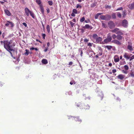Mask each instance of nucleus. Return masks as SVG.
Listing matches in <instances>:
<instances>
[{"instance_id": "1", "label": "nucleus", "mask_w": 134, "mask_h": 134, "mask_svg": "<svg viewBox=\"0 0 134 134\" xmlns=\"http://www.w3.org/2000/svg\"><path fill=\"white\" fill-rule=\"evenodd\" d=\"M13 39L10 41L7 40L3 42L4 47V48L8 51L11 54V56H13V53L12 52H14L15 51L16 53L17 51L11 48L15 46V44L13 42Z\"/></svg>"}, {"instance_id": "2", "label": "nucleus", "mask_w": 134, "mask_h": 134, "mask_svg": "<svg viewBox=\"0 0 134 134\" xmlns=\"http://www.w3.org/2000/svg\"><path fill=\"white\" fill-rule=\"evenodd\" d=\"M112 40V37L110 36V34L109 33L107 35V38L104 40L103 44L107 43L109 42H111Z\"/></svg>"}, {"instance_id": "3", "label": "nucleus", "mask_w": 134, "mask_h": 134, "mask_svg": "<svg viewBox=\"0 0 134 134\" xmlns=\"http://www.w3.org/2000/svg\"><path fill=\"white\" fill-rule=\"evenodd\" d=\"M100 18L102 20L108 21L110 19L111 16L109 14H107L105 15H101L100 16Z\"/></svg>"}, {"instance_id": "4", "label": "nucleus", "mask_w": 134, "mask_h": 134, "mask_svg": "<svg viewBox=\"0 0 134 134\" xmlns=\"http://www.w3.org/2000/svg\"><path fill=\"white\" fill-rule=\"evenodd\" d=\"M108 26L111 29L114 28L115 26V24L111 21H109Z\"/></svg>"}, {"instance_id": "5", "label": "nucleus", "mask_w": 134, "mask_h": 134, "mask_svg": "<svg viewBox=\"0 0 134 134\" xmlns=\"http://www.w3.org/2000/svg\"><path fill=\"white\" fill-rule=\"evenodd\" d=\"M73 118L74 119L75 121L76 122H80V123L82 122V120L79 117H72V116H70L69 118L68 119H73Z\"/></svg>"}, {"instance_id": "6", "label": "nucleus", "mask_w": 134, "mask_h": 134, "mask_svg": "<svg viewBox=\"0 0 134 134\" xmlns=\"http://www.w3.org/2000/svg\"><path fill=\"white\" fill-rule=\"evenodd\" d=\"M10 25L11 27L13 28L14 26V24L12 21H6V23L5 24V26L6 27H8Z\"/></svg>"}, {"instance_id": "7", "label": "nucleus", "mask_w": 134, "mask_h": 134, "mask_svg": "<svg viewBox=\"0 0 134 134\" xmlns=\"http://www.w3.org/2000/svg\"><path fill=\"white\" fill-rule=\"evenodd\" d=\"M128 22L125 19L123 20L122 21V26L124 27H127Z\"/></svg>"}, {"instance_id": "8", "label": "nucleus", "mask_w": 134, "mask_h": 134, "mask_svg": "<svg viewBox=\"0 0 134 134\" xmlns=\"http://www.w3.org/2000/svg\"><path fill=\"white\" fill-rule=\"evenodd\" d=\"M111 42L117 45H121V43L118 40L115 39L112 40Z\"/></svg>"}, {"instance_id": "9", "label": "nucleus", "mask_w": 134, "mask_h": 134, "mask_svg": "<svg viewBox=\"0 0 134 134\" xmlns=\"http://www.w3.org/2000/svg\"><path fill=\"white\" fill-rule=\"evenodd\" d=\"M90 108V106L88 104H85L82 105L81 108H81L82 109H85V110H88Z\"/></svg>"}, {"instance_id": "10", "label": "nucleus", "mask_w": 134, "mask_h": 134, "mask_svg": "<svg viewBox=\"0 0 134 134\" xmlns=\"http://www.w3.org/2000/svg\"><path fill=\"white\" fill-rule=\"evenodd\" d=\"M25 10L26 15L28 16H29V13H30V12L31 11H30L27 8H25Z\"/></svg>"}, {"instance_id": "11", "label": "nucleus", "mask_w": 134, "mask_h": 134, "mask_svg": "<svg viewBox=\"0 0 134 134\" xmlns=\"http://www.w3.org/2000/svg\"><path fill=\"white\" fill-rule=\"evenodd\" d=\"M125 76L123 75L120 74L117 76V78L120 80H122L124 79Z\"/></svg>"}, {"instance_id": "12", "label": "nucleus", "mask_w": 134, "mask_h": 134, "mask_svg": "<svg viewBox=\"0 0 134 134\" xmlns=\"http://www.w3.org/2000/svg\"><path fill=\"white\" fill-rule=\"evenodd\" d=\"M96 40V43H98L101 41L102 40V38L101 37H98Z\"/></svg>"}, {"instance_id": "13", "label": "nucleus", "mask_w": 134, "mask_h": 134, "mask_svg": "<svg viewBox=\"0 0 134 134\" xmlns=\"http://www.w3.org/2000/svg\"><path fill=\"white\" fill-rule=\"evenodd\" d=\"M119 57L118 55H115L114 57V61L116 63L119 62Z\"/></svg>"}, {"instance_id": "14", "label": "nucleus", "mask_w": 134, "mask_h": 134, "mask_svg": "<svg viewBox=\"0 0 134 134\" xmlns=\"http://www.w3.org/2000/svg\"><path fill=\"white\" fill-rule=\"evenodd\" d=\"M5 13L8 16H10L11 15L10 12L8 10L5 9L4 10Z\"/></svg>"}, {"instance_id": "15", "label": "nucleus", "mask_w": 134, "mask_h": 134, "mask_svg": "<svg viewBox=\"0 0 134 134\" xmlns=\"http://www.w3.org/2000/svg\"><path fill=\"white\" fill-rule=\"evenodd\" d=\"M124 57L127 59H128L130 58V57L127 53H125L124 55Z\"/></svg>"}, {"instance_id": "16", "label": "nucleus", "mask_w": 134, "mask_h": 134, "mask_svg": "<svg viewBox=\"0 0 134 134\" xmlns=\"http://www.w3.org/2000/svg\"><path fill=\"white\" fill-rule=\"evenodd\" d=\"M102 49H99L98 52H97V54L99 56H101L102 54Z\"/></svg>"}, {"instance_id": "17", "label": "nucleus", "mask_w": 134, "mask_h": 134, "mask_svg": "<svg viewBox=\"0 0 134 134\" xmlns=\"http://www.w3.org/2000/svg\"><path fill=\"white\" fill-rule=\"evenodd\" d=\"M119 30V28H116L112 30L111 31L113 33H115L116 34L117 33V32Z\"/></svg>"}, {"instance_id": "18", "label": "nucleus", "mask_w": 134, "mask_h": 134, "mask_svg": "<svg viewBox=\"0 0 134 134\" xmlns=\"http://www.w3.org/2000/svg\"><path fill=\"white\" fill-rule=\"evenodd\" d=\"M83 28L85 29L90 28L91 29H92V27L91 26H90L88 24H86L85 26L83 27Z\"/></svg>"}, {"instance_id": "19", "label": "nucleus", "mask_w": 134, "mask_h": 134, "mask_svg": "<svg viewBox=\"0 0 134 134\" xmlns=\"http://www.w3.org/2000/svg\"><path fill=\"white\" fill-rule=\"evenodd\" d=\"M39 6L41 12L42 14H43L44 13V9L42 5H40Z\"/></svg>"}, {"instance_id": "20", "label": "nucleus", "mask_w": 134, "mask_h": 134, "mask_svg": "<svg viewBox=\"0 0 134 134\" xmlns=\"http://www.w3.org/2000/svg\"><path fill=\"white\" fill-rule=\"evenodd\" d=\"M117 36V39L119 41L121 40L123 38L122 36L120 35H118Z\"/></svg>"}, {"instance_id": "21", "label": "nucleus", "mask_w": 134, "mask_h": 134, "mask_svg": "<svg viewBox=\"0 0 134 134\" xmlns=\"http://www.w3.org/2000/svg\"><path fill=\"white\" fill-rule=\"evenodd\" d=\"M127 49L130 51H132L133 50L131 44H129L128 45Z\"/></svg>"}, {"instance_id": "22", "label": "nucleus", "mask_w": 134, "mask_h": 134, "mask_svg": "<svg viewBox=\"0 0 134 134\" xmlns=\"http://www.w3.org/2000/svg\"><path fill=\"white\" fill-rule=\"evenodd\" d=\"M42 62L43 64H46L48 63V62L47 59H43L42 60Z\"/></svg>"}, {"instance_id": "23", "label": "nucleus", "mask_w": 134, "mask_h": 134, "mask_svg": "<svg viewBox=\"0 0 134 134\" xmlns=\"http://www.w3.org/2000/svg\"><path fill=\"white\" fill-rule=\"evenodd\" d=\"M129 8L130 9H132L134 8V2L131 5H129Z\"/></svg>"}, {"instance_id": "24", "label": "nucleus", "mask_w": 134, "mask_h": 134, "mask_svg": "<svg viewBox=\"0 0 134 134\" xmlns=\"http://www.w3.org/2000/svg\"><path fill=\"white\" fill-rule=\"evenodd\" d=\"M76 105L78 107H81V106H82V105L81 103L79 102V103H76Z\"/></svg>"}, {"instance_id": "25", "label": "nucleus", "mask_w": 134, "mask_h": 134, "mask_svg": "<svg viewBox=\"0 0 134 134\" xmlns=\"http://www.w3.org/2000/svg\"><path fill=\"white\" fill-rule=\"evenodd\" d=\"M103 14V13H97L95 15V19H97L98 18V16L102 14Z\"/></svg>"}, {"instance_id": "26", "label": "nucleus", "mask_w": 134, "mask_h": 134, "mask_svg": "<svg viewBox=\"0 0 134 134\" xmlns=\"http://www.w3.org/2000/svg\"><path fill=\"white\" fill-rule=\"evenodd\" d=\"M92 37L93 39H96L98 37V36L96 34H93L92 35Z\"/></svg>"}, {"instance_id": "27", "label": "nucleus", "mask_w": 134, "mask_h": 134, "mask_svg": "<svg viewBox=\"0 0 134 134\" xmlns=\"http://www.w3.org/2000/svg\"><path fill=\"white\" fill-rule=\"evenodd\" d=\"M97 4V3L94 2L92 3L91 5V7L92 8H93L95 7Z\"/></svg>"}, {"instance_id": "28", "label": "nucleus", "mask_w": 134, "mask_h": 134, "mask_svg": "<svg viewBox=\"0 0 134 134\" xmlns=\"http://www.w3.org/2000/svg\"><path fill=\"white\" fill-rule=\"evenodd\" d=\"M46 29L48 33H49L50 32V27L49 25H47V26Z\"/></svg>"}, {"instance_id": "29", "label": "nucleus", "mask_w": 134, "mask_h": 134, "mask_svg": "<svg viewBox=\"0 0 134 134\" xmlns=\"http://www.w3.org/2000/svg\"><path fill=\"white\" fill-rule=\"evenodd\" d=\"M26 52L24 54L26 55H27L30 53L29 50L27 49L25 50Z\"/></svg>"}, {"instance_id": "30", "label": "nucleus", "mask_w": 134, "mask_h": 134, "mask_svg": "<svg viewBox=\"0 0 134 134\" xmlns=\"http://www.w3.org/2000/svg\"><path fill=\"white\" fill-rule=\"evenodd\" d=\"M130 75L129 77L131 76L132 77H134V72L131 71L130 73Z\"/></svg>"}, {"instance_id": "31", "label": "nucleus", "mask_w": 134, "mask_h": 134, "mask_svg": "<svg viewBox=\"0 0 134 134\" xmlns=\"http://www.w3.org/2000/svg\"><path fill=\"white\" fill-rule=\"evenodd\" d=\"M117 35H116L115 34H113L112 35L111 37H112V38H113V40H115L116 38H117Z\"/></svg>"}, {"instance_id": "32", "label": "nucleus", "mask_w": 134, "mask_h": 134, "mask_svg": "<svg viewBox=\"0 0 134 134\" xmlns=\"http://www.w3.org/2000/svg\"><path fill=\"white\" fill-rule=\"evenodd\" d=\"M36 2L37 4L39 5V6L40 5H42L41 4V2L40 0H36Z\"/></svg>"}, {"instance_id": "33", "label": "nucleus", "mask_w": 134, "mask_h": 134, "mask_svg": "<svg viewBox=\"0 0 134 134\" xmlns=\"http://www.w3.org/2000/svg\"><path fill=\"white\" fill-rule=\"evenodd\" d=\"M105 48H107L108 50H110L112 48V46H106Z\"/></svg>"}, {"instance_id": "34", "label": "nucleus", "mask_w": 134, "mask_h": 134, "mask_svg": "<svg viewBox=\"0 0 134 134\" xmlns=\"http://www.w3.org/2000/svg\"><path fill=\"white\" fill-rule=\"evenodd\" d=\"M30 15H31V16L33 18H35V15H34V14L33 13V12H32L31 11L30 12Z\"/></svg>"}, {"instance_id": "35", "label": "nucleus", "mask_w": 134, "mask_h": 134, "mask_svg": "<svg viewBox=\"0 0 134 134\" xmlns=\"http://www.w3.org/2000/svg\"><path fill=\"white\" fill-rule=\"evenodd\" d=\"M116 34H120V35H123V33L121 32V31H120L119 30L118 31L117 33H116Z\"/></svg>"}, {"instance_id": "36", "label": "nucleus", "mask_w": 134, "mask_h": 134, "mask_svg": "<svg viewBox=\"0 0 134 134\" xmlns=\"http://www.w3.org/2000/svg\"><path fill=\"white\" fill-rule=\"evenodd\" d=\"M48 4L50 5H52L53 4V3L52 1H48Z\"/></svg>"}, {"instance_id": "37", "label": "nucleus", "mask_w": 134, "mask_h": 134, "mask_svg": "<svg viewBox=\"0 0 134 134\" xmlns=\"http://www.w3.org/2000/svg\"><path fill=\"white\" fill-rule=\"evenodd\" d=\"M112 16L113 18L114 19H116V17L115 13H113L112 14Z\"/></svg>"}, {"instance_id": "38", "label": "nucleus", "mask_w": 134, "mask_h": 134, "mask_svg": "<svg viewBox=\"0 0 134 134\" xmlns=\"http://www.w3.org/2000/svg\"><path fill=\"white\" fill-rule=\"evenodd\" d=\"M126 15V11L125 10L123 11L122 14L123 17H125Z\"/></svg>"}, {"instance_id": "39", "label": "nucleus", "mask_w": 134, "mask_h": 134, "mask_svg": "<svg viewBox=\"0 0 134 134\" xmlns=\"http://www.w3.org/2000/svg\"><path fill=\"white\" fill-rule=\"evenodd\" d=\"M124 67L125 69L126 70H127L129 69V67H128V66L127 65H125L124 66Z\"/></svg>"}, {"instance_id": "40", "label": "nucleus", "mask_w": 134, "mask_h": 134, "mask_svg": "<svg viewBox=\"0 0 134 134\" xmlns=\"http://www.w3.org/2000/svg\"><path fill=\"white\" fill-rule=\"evenodd\" d=\"M102 27L104 28H106L107 26L106 25V24L104 23H102Z\"/></svg>"}, {"instance_id": "41", "label": "nucleus", "mask_w": 134, "mask_h": 134, "mask_svg": "<svg viewBox=\"0 0 134 134\" xmlns=\"http://www.w3.org/2000/svg\"><path fill=\"white\" fill-rule=\"evenodd\" d=\"M81 8H82V7L81 5H80V4H79L77 5V6H76V8H79L81 9Z\"/></svg>"}, {"instance_id": "42", "label": "nucleus", "mask_w": 134, "mask_h": 134, "mask_svg": "<svg viewBox=\"0 0 134 134\" xmlns=\"http://www.w3.org/2000/svg\"><path fill=\"white\" fill-rule=\"evenodd\" d=\"M79 52H81V57H82V56L83 53L82 51V50H81V49L80 48V49H79Z\"/></svg>"}, {"instance_id": "43", "label": "nucleus", "mask_w": 134, "mask_h": 134, "mask_svg": "<svg viewBox=\"0 0 134 134\" xmlns=\"http://www.w3.org/2000/svg\"><path fill=\"white\" fill-rule=\"evenodd\" d=\"M85 20V18L84 17H83L82 18H81L80 20V21L81 22H83Z\"/></svg>"}, {"instance_id": "44", "label": "nucleus", "mask_w": 134, "mask_h": 134, "mask_svg": "<svg viewBox=\"0 0 134 134\" xmlns=\"http://www.w3.org/2000/svg\"><path fill=\"white\" fill-rule=\"evenodd\" d=\"M117 15L118 17H119L120 18H121V14H120V13L119 12H118L117 13Z\"/></svg>"}, {"instance_id": "45", "label": "nucleus", "mask_w": 134, "mask_h": 134, "mask_svg": "<svg viewBox=\"0 0 134 134\" xmlns=\"http://www.w3.org/2000/svg\"><path fill=\"white\" fill-rule=\"evenodd\" d=\"M72 12L73 13H74L75 14L77 13V10L75 9H74L73 10Z\"/></svg>"}, {"instance_id": "46", "label": "nucleus", "mask_w": 134, "mask_h": 134, "mask_svg": "<svg viewBox=\"0 0 134 134\" xmlns=\"http://www.w3.org/2000/svg\"><path fill=\"white\" fill-rule=\"evenodd\" d=\"M75 81L74 80H72L70 82V84L71 85H72L73 84H75Z\"/></svg>"}, {"instance_id": "47", "label": "nucleus", "mask_w": 134, "mask_h": 134, "mask_svg": "<svg viewBox=\"0 0 134 134\" xmlns=\"http://www.w3.org/2000/svg\"><path fill=\"white\" fill-rule=\"evenodd\" d=\"M122 71L123 73L125 74H127L128 73V71H127L122 70Z\"/></svg>"}, {"instance_id": "48", "label": "nucleus", "mask_w": 134, "mask_h": 134, "mask_svg": "<svg viewBox=\"0 0 134 134\" xmlns=\"http://www.w3.org/2000/svg\"><path fill=\"white\" fill-rule=\"evenodd\" d=\"M123 10V8L122 7H120L116 10V11L119 10Z\"/></svg>"}, {"instance_id": "49", "label": "nucleus", "mask_w": 134, "mask_h": 134, "mask_svg": "<svg viewBox=\"0 0 134 134\" xmlns=\"http://www.w3.org/2000/svg\"><path fill=\"white\" fill-rule=\"evenodd\" d=\"M42 36L43 37V38L44 39H45V37L46 36V35L45 34H43L42 35Z\"/></svg>"}, {"instance_id": "50", "label": "nucleus", "mask_w": 134, "mask_h": 134, "mask_svg": "<svg viewBox=\"0 0 134 134\" xmlns=\"http://www.w3.org/2000/svg\"><path fill=\"white\" fill-rule=\"evenodd\" d=\"M70 25H71V26L72 27L75 24V23H73V22H71V21H70Z\"/></svg>"}, {"instance_id": "51", "label": "nucleus", "mask_w": 134, "mask_h": 134, "mask_svg": "<svg viewBox=\"0 0 134 134\" xmlns=\"http://www.w3.org/2000/svg\"><path fill=\"white\" fill-rule=\"evenodd\" d=\"M130 61H131L133 59H134V55H133L132 57H130Z\"/></svg>"}, {"instance_id": "52", "label": "nucleus", "mask_w": 134, "mask_h": 134, "mask_svg": "<svg viewBox=\"0 0 134 134\" xmlns=\"http://www.w3.org/2000/svg\"><path fill=\"white\" fill-rule=\"evenodd\" d=\"M89 40L87 38H85L84 40V42H87Z\"/></svg>"}, {"instance_id": "53", "label": "nucleus", "mask_w": 134, "mask_h": 134, "mask_svg": "<svg viewBox=\"0 0 134 134\" xmlns=\"http://www.w3.org/2000/svg\"><path fill=\"white\" fill-rule=\"evenodd\" d=\"M41 24H42V27H43V29H45V27H44V25L43 23V22L42 21H41Z\"/></svg>"}, {"instance_id": "54", "label": "nucleus", "mask_w": 134, "mask_h": 134, "mask_svg": "<svg viewBox=\"0 0 134 134\" xmlns=\"http://www.w3.org/2000/svg\"><path fill=\"white\" fill-rule=\"evenodd\" d=\"M87 46L91 47L92 46V44L90 43H88Z\"/></svg>"}, {"instance_id": "55", "label": "nucleus", "mask_w": 134, "mask_h": 134, "mask_svg": "<svg viewBox=\"0 0 134 134\" xmlns=\"http://www.w3.org/2000/svg\"><path fill=\"white\" fill-rule=\"evenodd\" d=\"M112 72L113 73H115L116 72V69H113L112 70Z\"/></svg>"}, {"instance_id": "56", "label": "nucleus", "mask_w": 134, "mask_h": 134, "mask_svg": "<svg viewBox=\"0 0 134 134\" xmlns=\"http://www.w3.org/2000/svg\"><path fill=\"white\" fill-rule=\"evenodd\" d=\"M75 13H72L71 14V15L72 16H75Z\"/></svg>"}, {"instance_id": "57", "label": "nucleus", "mask_w": 134, "mask_h": 134, "mask_svg": "<svg viewBox=\"0 0 134 134\" xmlns=\"http://www.w3.org/2000/svg\"><path fill=\"white\" fill-rule=\"evenodd\" d=\"M111 8V7L110 6L108 5H107L106 6V8Z\"/></svg>"}, {"instance_id": "58", "label": "nucleus", "mask_w": 134, "mask_h": 134, "mask_svg": "<svg viewBox=\"0 0 134 134\" xmlns=\"http://www.w3.org/2000/svg\"><path fill=\"white\" fill-rule=\"evenodd\" d=\"M23 24L26 27L27 26V24L26 23H23Z\"/></svg>"}, {"instance_id": "59", "label": "nucleus", "mask_w": 134, "mask_h": 134, "mask_svg": "<svg viewBox=\"0 0 134 134\" xmlns=\"http://www.w3.org/2000/svg\"><path fill=\"white\" fill-rule=\"evenodd\" d=\"M72 64H73L72 62H71L69 63V65H72Z\"/></svg>"}, {"instance_id": "60", "label": "nucleus", "mask_w": 134, "mask_h": 134, "mask_svg": "<svg viewBox=\"0 0 134 134\" xmlns=\"http://www.w3.org/2000/svg\"><path fill=\"white\" fill-rule=\"evenodd\" d=\"M47 13H48L49 12H50V10H49V8H48L47 9Z\"/></svg>"}, {"instance_id": "61", "label": "nucleus", "mask_w": 134, "mask_h": 134, "mask_svg": "<svg viewBox=\"0 0 134 134\" xmlns=\"http://www.w3.org/2000/svg\"><path fill=\"white\" fill-rule=\"evenodd\" d=\"M48 47H47L45 49H44V51L45 52H46L48 50Z\"/></svg>"}, {"instance_id": "62", "label": "nucleus", "mask_w": 134, "mask_h": 134, "mask_svg": "<svg viewBox=\"0 0 134 134\" xmlns=\"http://www.w3.org/2000/svg\"><path fill=\"white\" fill-rule=\"evenodd\" d=\"M112 65V64L111 63H109L108 64L109 66H111Z\"/></svg>"}, {"instance_id": "63", "label": "nucleus", "mask_w": 134, "mask_h": 134, "mask_svg": "<svg viewBox=\"0 0 134 134\" xmlns=\"http://www.w3.org/2000/svg\"><path fill=\"white\" fill-rule=\"evenodd\" d=\"M47 45L48 47H49L50 45V43L49 42L47 43Z\"/></svg>"}, {"instance_id": "64", "label": "nucleus", "mask_w": 134, "mask_h": 134, "mask_svg": "<svg viewBox=\"0 0 134 134\" xmlns=\"http://www.w3.org/2000/svg\"><path fill=\"white\" fill-rule=\"evenodd\" d=\"M72 21L74 22V23H76V19H74L73 20H72Z\"/></svg>"}]
</instances>
